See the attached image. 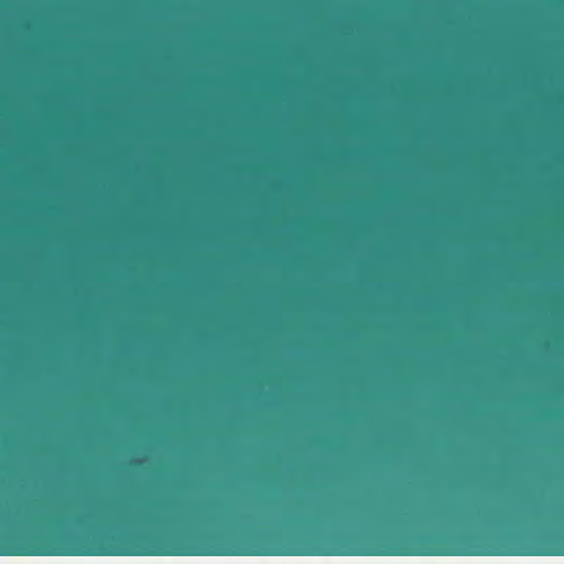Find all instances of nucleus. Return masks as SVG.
I'll return each mask as SVG.
<instances>
[{"instance_id":"f257e3e1","label":"nucleus","mask_w":564,"mask_h":564,"mask_svg":"<svg viewBox=\"0 0 564 564\" xmlns=\"http://www.w3.org/2000/svg\"><path fill=\"white\" fill-rule=\"evenodd\" d=\"M284 212H507V208H376V207H341V208H294L284 196Z\"/></svg>"},{"instance_id":"20e7f679","label":"nucleus","mask_w":564,"mask_h":564,"mask_svg":"<svg viewBox=\"0 0 564 564\" xmlns=\"http://www.w3.org/2000/svg\"><path fill=\"white\" fill-rule=\"evenodd\" d=\"M283 191H286V183H283Z\"/></svg>"},{"instance_id":"39448f33","label":"nucleus","mask_w":564,"mask_h":564,"mask_svg":"<svg viewBox=\"0 0 564 564\" xmlns=\"http://www.w3.org/2000/svg\"><path fill=\"white\" fill-rule=\"evenodd\" d=\"M283 191H286V183H283Z\"/></svg>"},{"instance_id":"7ed1b4c3","label":"nucleus","mask_w":564,"mask_h":564,"mask_svg":"<svg viewBox=\"0 0 564 564\" xmlns=\"http://www.w3.org/2000/svg\"><path fill=\"white\" fill-rule=\"evenodd\" d=\"M283 191H286V183H283Z\"/></svg>"},{"instance_id":"f03ea898","label":"nucleus","mask_w":564,"mask_h":564,"mask_svg":"<svg viewBox=\"0 0 564 564\" xmlns=\"http://www.w3.org/2000/svg\"><path fill=\"white\" fill-rule=\"evenodd\" d=\"M246 172H247L248 174H250V175H253V174H254V172H256V169H254V166H248V167L246 169Z\"/></svg>"}]
</instances>
